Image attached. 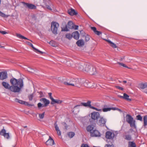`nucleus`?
<instances>
[{"label":"nucleus","mask_w":147,"mask_h":147,"mask_svg":"<svg viewBox=\"0 0 147 147\" xmlns=\"http://www.w3.org/2000/svg\"><path fill=\"white\" fill-rule=\"evenodd\" d=\"M11 84V86L9 84L5 82H2V86L6 89H8L11 92L14 93H19L23 87V82L22 79L20 78L17 80L15 78H13L10 80Z\"/></svg>","instance_id":"f257e3e1"},{"label":"nucleus","mask_w":147,"mask_h":147,"mask_svg":"<svg viewBox=\"0 0 147 147\" xmlns=\"http://www.w3.org/2000/svg\"><path fill=\"white\" fill-rule=\"evenodd\" d=\"M115 136L114 133L110 131H107L105 134V137L107 139V143H113L114 142L113 138Z\"/></svg>","instance_id":"f03ea898"},{"label":"nucleus","mask_w":147,"mask_h":147,"mask_svg":"<svg viewBox=\"0 0 147 147\" xmlns=\"http://www.w3.org/2000/svg\"><path fill=\"white\" fill-rule=\"evenodd\" d=\"M126 121L129 123L131 127H136L135 121L133 118L129 114H127L126 116Z\"/></svg>","instance_id":"7ed1b4c3"},{"label":"nucleus","mask_w":147,"mask_h":147,"mask_svg":"<svg viewBox=\"0 0 147 147\" xmlns=\"http://www.w3.org/2000/svg\"><path fill=\"white\" fill-rule=\"evenodd\" d=\"M107 119L103 117L100 116L97 121V124L99 126H104L105 125Z\"/></svg>","instance_id":"20e7f679"},{"label":"nucleus","mask_w":147,"mask_h":147,"mask_svg":"<svg viewBox=\"0 0 147 147\" xmlns=\"http://www.w3.org/2000/svg\"><path fill=\"white\" fill-rule=\"evenodd\" d=\"M59 26V24L55 22L51 23V29L52 32L54 34H57L58 28Z\"/></svg>","instance_id":"39448f33"},{"label":"nucleus","mask_w":147,"mask_h":147,"mask_svg":"<svg viewBox=\"0 0 147 147\" xmlns=\"http://www.w3.org/2000/svg\"><path fill=\"white\" fill-rule=\"evenodd\" d=\"M100 115V113L98 112H94L91 114V117L93 120H96L98 119Z\"/></svg>","instance_id":"423d86ee"},{"label":"nucleus","mask_w":147,"mask_h":147,"mask_svg":"<svg viewBox=\"0 0 147 147\" xmlns=\"http://www.w3.org/2000/svg\"><path fill=\"white\" fill-rule=\"evenodd\" d=\"M91 105V101H88L87 102H82L80 105H77L75 106L74 109L77 107H79L80 106H84L86 107H90Z\"/></svg>","instance_id":"0eeeda50"},{"label":"nucleus","mask_w":147,"mask_h":147,"mask_svg":"<svg viewBox=\"0 0 147 147\" xmlns=\"http://www.w3.org/2000/svg\"><path fill=\"white\" fill-rule=\"evenodd\" d=\"M0 135L3 136L4 137L8 139L9 138V133H6V130L4 129H2L0 131Z\"/></svg>","instance_id":"6e6552de"},{"label":"nucleus","mask_w":147,"mask_h":147,"mask_svg":"<svg viewBox=\"0 0 147 147\" xmlns=\"http://www.w3.org/2000/svg\"><path fill=\"white\" fill-rule=\"evenodd\" d=\"M22 3L26 7H27L29 9H36V6L33 4L31 3H26L24 2H22Z\"/></svg>","instance_id":"1a4fd4ad"},{"label":"nucleus","mask_w":147,"mask_h":147,"mask_svg":"<svg viewBox=\"0 0 147 147\" xmlns=\"http://www.w3.org/2000/svg\"><path fill=\"white\" fill-rule=\"evenodd\" d=\"M129 133V131L128 132H125L123 134V138L125 140L127 141H130L131 139V136L130 135L128 134Z\"/></svg>","instance_id":"9d476101"},{"label":"nucleus","mask_w":147,"mask_h":147,"mask_svg":"<svg viewBox=\"0 0 147 147\" xmlns=\"http://www.w3.org/2000/svg\"><path fill=\"white\" fill-rule=\"evenodd\" d=\"M100 134L98 131L94 129L92 132H91L90 136L92 137H98L100 136Z\"/></svg>","instance_id":"9b49d317"},{"label":"nucleus","mask_w":147,"mask_h":147,"mask_svg":"<svg viewBox=\"0 0 147 147\" xmlns=\"http://www.w3.org/2000/svg\"><path fill=\"white\" fill-rule=\"evenodd\" d=\"M7 73L6 71H2L0 72V79L3 80L7 78Z\"/></svg>","instance_id":"f8f14e48"},{"label":"nucleus","mask_w":147,"mask_h":147,"mask_svg":"<svg viewBox=\"0 0 147 147\" xmlns=\"http://www.w3.org/2000/svg\"><path fill=\"white\" fill-rule=\"evenodd\" d=\"M88 73L90 75H95L97 73V72L96 68L92 66V67L89 69V71Z\"/></svg>","instance_id":"ddd939ff"},{"label":"nucleus","mask_w":147,"mask_h":147,"mask_svg":"<svg viewBox=\"0 0 147 147\" xmlns=\"http://www.w3.org/2000/svg\"><path fill=\"white\" fill-rule=\"evenodd\" d=\"M46 144L47 145L52 146L55 143L53 140L50 136L49 139L46 142Z\"/></svg>","instance_id":"4468645a"},{"label":"nucleus","mask_w":147,"mask_h":147,"mask_svg":"<svg viewBox=\"0 0 147 147\" xmlns=\"http://www.w3.org/2000/svg\"><path fill=\"white\" fill-rule=\"evenodd\" d=\"M40 100L44 104L43 105L44 106H43L45 107H47L50 103L49 101L45 98H41Z\"/></svg>","instance_id":"2eb2a0df"},{"label":"nucleus","mask_w":147,"mask_h":147,"mask_svg":"<svg viewBox=\"0 0 147 147\" xmlns=\"http://www.w3.org/2000/svg\"><path fill=\"white\" fill-rule=\"evenodd\" d=\"M68 13L71 16L76 15L78 14V13L75 10L71 8L68 10Z\"/></svg>","instance_id":"dca6fc26"},{"label":"nucleus","mask_w":147,"mask_h":147,"mask_svg":"<svg viewBox=\"0 0 147 147\" xmlns=\"http://www.w3.org/2000/svg\"><path fill=\"white\" fill-rule=\"evenodd\" d=\"M85 64L84 63L77 64L76 66L77 68H78L79 70L82 71L84 72V67Z\"/></svg>","instance_id":"f3484780"},{"label":"nucleus","mask_w":147,"mask_h":147,"mask_svg":"<svg viewBox=\"0 0 147 147\" xmlns=\"http://www.w3.org/2000/svg\"><path fill=\"white\" fill-rule=\"evenodd\" d=\"M28 45H29V46H31V47H32V48L34 49V50L35 51V52L37 53H39L40 54H43L44 52H43L42 51H41L39 50H38V49H36V48H35V47H34L33 45L30 42H27Z\"/></svg>","instance_id":"a211bd4d"},{"label":"nucleus","mask_w":147,"mask_h":147,"mask_svg":"<svg viewBox=\"0 0 147 147\" xmlns=\"http://www.w3.org/2000/svg\"><path fill=\"white\" fill-rule=\"evenodd\" d=\"M72 37L75 39L78 40L79 38V34L77 31H75L72 33Z\"/></svg>","instance_id":"6ab92c4d"},{"label":"nucleus","mask_w":147,"mask_h":147,"mask_svg":"<svg viewBox=\"0 0 147 147\" xmlns=\"http://www.w3.org/2000/svg\"><path fill=\"white\" fill-rule=\"evenodd\" d=\"M77 45L79 47H82L84 45V42L82 39L79 40L77 41L76 42Z\"/></svg>","instance_id":"aec40b11"},{"label":"nucleus","mask_w":147,"mask_h":147,"mask_svg":"<svg viewBox=\"0 0 147 147\" xmlns=\"http://www.w3.org/2000/svg\"><path fill=\"white\" fill-rule=\"evenodd\" d=\"M147 87V83H141L138 85V88L140 89H144Z\"/></svg>","instance_id":"412c9836"},{"label":"nucleus","mask_w":147,"mask_h":147,"mask_svg":"<svg viewBox=\"0 0 147 147\" xmlns=\"http://www.w3.org/2000/svg\"><path fill=\"white\" fill-rule=\"evenodd\" d=\"M54 125L56 130L57 132V133L59 136H60L61 135V132L59 129V127L58 126L56 122L54 124Z\"/></svg>","instance_id":"4be33fe9"},{"label":"nucleus","mask_w":147,"mask_h":147,"mask_svg":"<svg viewBox=\"0 0 147 147\" xmlns=\"http://www.w3.org/2000/svg\"><path fill=\"white\" fill-rule=\"evenodd\" d=\"M62 102V100H60L58 99L55 100L54 98L51 101V104L53 105L55 103L60 104Z\"/></svg>","instance_id":"5701e85b"},{"label":"nucleus","mask_w":147,"mask_h":147,"mask_svg":"<svg viewBox=\"0 0 147 147\" xmlns=\"http://www.w3.org/2000/svg\"><path fill=\"white\" fill-rule=\"evenodd\" d=\"M91 67H92V66L91 65H85L84 69V72H88V71H89V69H90Z\"/></svg>","instance_id":"b1692460"},{"label":"nucleus","mask_w":147,"mask_h":147,"mask_svg":"<svg viewBox=\"0 0 147 147\" xmlns=\"http://www.w3.org/2000/svg\"><path fill=\"white\" fill-rule=\"evenodd\" d=\"M74 24L72 22L69 21L68 22L67 26L69 28L72 29L74 28Z\"/></svg>","instance_id":"393cba45"},{"label":"nucleus","mask_w":147,"mask_h":147,"mask_svg":"<svg viewBox=\"0 0 147 147\" xmlns=\"http://www.w3.org/2000/svg\"><path fill=\"white\" fill-rule=\"evenodd\" d=\"M94 128L93 125H90L87 127L86 129L88 131L90 132L91 133V132H92L93 130H94Z\"/></svg>","instance_id":"a878e982"},{"label":"nucleus","mask_w":147,"mask_h":147,"mask_svg":"<svg viewBox=\"0 0 147 147\" xmlns=\"http://www.w3.org/2000/svg\"><path fill=\"white\" fill-rule=\"evenodd\" d=\"M123 97L124 99L128 101H130L131 100V99L129 98V96L126 93H125L123 94Z\"/></svg>","instance_id":"bb28decb"},{"label":"nucleus","mask_w":147,"mask_h":147,"mask_svg":"<svg viewBox=\"0 0 147 147\" xmlns=\"http://www.w3.org/2000/svg\"><path fill=\"white\" fill-rule=\"evenodd\" d=\"M14 101L16 102H18L22 104H25L26 102L25 101L21 100H20L18 98H15L14 100Z\"/></svg>","instance_id":"cd10ccee"},{"label":"nucleus","mask_w":147,"mask_h":147,"mask_svg":"<svg viewBox=\"0 0 147 147\" xmlns=\"http://www.w3.org/2000/svg\"><path fill=\"white\" fill-rule=\"evenodd\" d=\"M16 36L17 37L20 38L29 40V39L19 34H17Z\"/></svg>","instance_id":"c85d7f7f"},{"label":"nucleus","mask_w":147,"mask_h":147,"mask_svg":"<svg viewBox=\"0 0 147 147\" xmlns=\"http://www.w3.org/2000/svg\"><path fill=\"white\" fill-rule=\"evenodd\" d=\"M144 125L145 127L147 125V115H145L143 118Z\"/></svg>","instance_id":"c756f323"},{"label":"nucleus","mask_w":147,"mask_h":147,"mask_svg":"<svg viewBox=\"0 0 147 147\" xmlns=\"http://www.w3.org/2000/svg\"><path fill=\"white\" fill-rule=\"evenodd\" d=\"M67 134L69 137L70 138H72L75 135V133L73 132H69Z\"/></svg>","instance_id":"7c9ffc66"},{"label":"nucleus","mask_w":147,"mask_h":147,"mask_svg":"<svg viewBox=\"0 0 147 147\" xmlns=\"http://www.w3.org/2000/svg\"><path fill=\"white\" fill-rule=\"evenodd\" d=\"M129 147H136L135 144L133 142H129Z\"/></svg>","instance_id":"2f4dec72"},{"label":"nucleus","mask_w":147,"mask_h":147,"mask_svg":"<svg viewBox=\"0 0 147 147\" xmlns=\"http://www.w3.org/2000/svg\"><path fill=\"white\" fill-rule=\"evenodd\" d=\"M67 26L66 24H65V27H62L61 28H62V31H67L68 30L67 28Z\"/></svg>","instance_id":"473e14b6"},{"label":"nucleus","mask_w":147,"mask_h":147,"mask_svg":"<svg viewBox=\"0 0 147 147\" xmlns=\"http://www.w3.org/2000/svg\"><path fill=\"white\" fill-rule=\"evenodd\" d=\"M66 37L69 40H70L72 38V34L71 35L70 34H66Z\"/></svg>","instance_id":"72a5a7b5"},{"label":"nucleus","mask_w":147,"mask_h":147,"mask_svg":"<svg viewBox=\"0 0 147 147\" xmlns=\"http://www.w3.org/2000/svg\"><path fill=\"white\" fill-rule=\"evenodd\" d=\"M136 118L137 120H140L141 121H142V118L140 115H138L136 116Z\"/></svg>","instance_id":"f704fd0d"},{"label":"nucleus","mask_w":147,"mask_h":147,"mask_svg":"<svg viewBox=\"0 0 147 147\" xmlns=\"http://www.w3.org/2000/svg\"><path fill=\"white\" fill-rule=\"evenodd\" d=\"M102 110L103 112H106L110 111L111 110V109L110 108H103Z\"/></svg>","instance_id":"c9c22d12"},{"label":"nucleus","mask_w":147,"mask_h":147,"mask_svg":"<svg viewBox=\"0 0 147 147\" xmlns=\"http://www.w3.org/2000/svg\"><path fill=\"white\" fill-rule=\"evenodd\" d=\"M49 43L53 47H55L56 46L55 42L53 40L50 41Z\"/></svg>","instance_id":"e433bc0d"},{"label":"nucleus","mask_w":147,"mask_h":147,"mask_svg":"<svg viewBox=\"0 0 147 147\" xmlns=\"http://www.w3.org/2000/svg\"><path fill=\"white\" fill-rule=\"evenodd\" d=\"M45 113V112H43L41 114H39V117L41 119H43L44 117Z\"/></svg>","instance_id":"4c0bfd02"},{"label":"nucleus","mask_w":147,"mask_h":147,"mask_svg":"<svg viewBox=\"0 0 147 147\" xmlns=\"http://www.w3.org/2000/svg\"><path fill=\"white\" fill-rule=\"evenodd\" d=\"M90 108L91 109H94V110H96V111H101V109H97V108H96L95 107L92 106L91 105H90Z\"/></svg>","instance_id":"58836bf2"},{"label":"nucleus","mask_w":147,"mask_h":147,"mask_svg":"<svg viewBox=\"0 0 147 147\" xmlns=\"http://www.w3.org/2000/svg\"><path fill=\"white\" fill-rule=\"evenodd\" d=\"M34 97L33 94H30L28 96V98L29 100L30 101H31L33 99V98Z\"/></svg>","instance_id":"ea45409f"},{"label":"nucleus","mask_w":147,"mask_h":147,"mask_svg":"<svg viewBox=\"0 0 147 147\" xmlns=\"http://www.w3.org/2000/svg\"><path fill=\"white\" fill-rule=\"evenodd\" d=\"M0 16L3 17H7V16L4 13L0 11Z\"/></svg>","instance_id":"a19ab883"},{"label":"nucleus","mask_w":147,"mask_h":147,"mask_svg":"<svg viewBox=\"0 0 147 147\" xmlns=\"http://www.w3.org/2000/svg\"><path fill=\"white\" fill-rule=\"evenodd\" d=\"M111 144H106L105 147H114V145L113 143H111Z\"/></svg>","instance_id":"79ce46f5"},{"label":"nucleus","mask_w":147,"mask_h":147,"mask_svg":"<svg viewBox=\"0 0 147 147\" xmlns=\"http://www.w3.org/2000/svg\"><path fill=\"white\" fill-rule=\"evenodd\" d=\"M110 45L111 47L114 48H117V46L113 42Z\"/></svg>","instance_id":"37998d69"},{"label":"nucleus","mask_w":147,"mask_h":147,"mask_svg":"<svg viewBox=\"0 0 147 147\" xmlns=\"http://www.w3.org/2000/svg\"><path fill=\"white\" fill-rule=\"evenodd\" d=\"M90 40L89 36L88 35H87L85 36V40L86 42Z\"/></svg>","instance_id":"c03bdc74"},{"label":"nucleus","mask_w":147,"mask_h":147,"mask_svg":"<svg viewBox=\"0 0 147 147\" xmlns=\"http://www.w3.org/2000/svg\"><path fill=\"white\" fill-rule=\"evenodd\" d=\"M64 84L65 85L74 86V84L73 83H70L67 82H64Z\"/></svg>","instance_id":"a18cd8bd"},{"label":"nucleus","mask_w":147,"mask_h":147,"mask_svg":"<svg viewBox=\"0 0 147 147\" xmlns=\"http://www.w3.org/2000/svg\"><path fill=\"white\" fill-rule=\"evenodd\" d=\"M94 33L97 34L98 35H100L102 34V32L100 31H99L97 30H96L95 32Z\"/></svg>","instance_id":"49530a36"},{"label":"nucleus","mask_w":147,"mask_h":147,"mask_svg":"<svg viewBox=\"0 0 147 147\" xmlns=\"http://www.w3.org/2000/svg\"><path fill=\"white\" fill-rule=\"evenodd\" d=\"M117 63L123 66V67H127L126 65H125V64H123V63H120L118 62Z\"/></svg>","instance_id":"de8ad7c7"},{"label":"nucleus","mask_w":147,"mask_h":147,"mask_svg":"<svg viewBox=\"0 0 147 147\" xmlns=\"http://www.w3.org/2000/svg\"><path fill=\"white\" fill-rule=\"evenodd\" d=\"M43 106V105H42L40 102L38 103V107L39 108H40V107H45L44 106Z\"/></svg>","instance_id":"09e8293b"},{"label":"nucleus","mask_w":147,"mask_h":147,"mask_svg":"<svg viewBox=\"0 0 147 147\" xmlns=\"http://www.w3.org/2000/svg\"><path fill=\"white\" fill-rule=\"evenodd\" d=\"M49 96L50 97V99L51 100V101L53 100V99H54L53 97L52 96V93H48Z\"/></svg>","instance_id":"8fccbe9b"},{"label":"nucleus","mask_w":147,"mask_h":147,"mask_svg":"<svg viewBox=\"0 0 147 147\" xmlns=\"http://www.w3.org/2000/svg\"><path fill=\"white\" fill-rule=\"evenodd\" d=\"M88 145L87 144H83L81 146V147H89Z\"/></svg>","instance_id":"3c124183"},{"label":"nucleus","mask_w":147,"mask_h":147,"mask_svg":"<svg viewBox=\"0 0 147 147\" xmlns=\"http://www.w3.org/2000/svg\"><path fill=\"white\" fill-rule=\"evenodd\" d=\"M91 29L93 31L94 33L97 30L96 28L95 27H92L91 28Z\"/></svg>","instance_id":"603ef678"},{"label":"nucleus","mask_w":147,"mask_h":147,"mask_svg":"<svg viewBox=\"0 0 147 147\" xmlns=\"http://www.w3.org/2000/svg\"><path fill=\"white\" fill-rule=\"evenodd\" d=\"M110 108L111 109V110H118L119 111H121L120 109H119L118 108H115V107Z\"/></svg>","instance_id":"864d4df0"},{"label":"nucleus","mask_w":147,"mask_h":147,"mask_svg":"<svg viewBox=\"0 0 147 147\" xmlns=\"http://www.w3.org/2000/svg\"><path fill=\"white\" fill-rule=\"evenodd\" d=\"M28 71L31 73H34V70L31 68H29V69L28 70Z\"/></svg>","instance_id":"5fc2aeb1"},{"label":"nucleus","mask_w":147,"mask_h":147,"mask_svg":"<svg viewBox=\"0 0 147 147\" xmlns=\"http://www.w3.org/2000/svg\"><path fill=\"white\" fill-rule=\"evenodd\" d=\"M78 26L77 25H75L74 24V28L73 29L75 30L78 29Z\"/></svg>","instance_id":"6e6d98bb"},{"label":"nucleus","mask_w":147,"mask_h":147,"mask_svg":"<svg viewBox=\"0 0 147 147\" xmlns=\"http://www.w3.org/2000/svg\"><path fill=\"white\" fill-rule=\"evenodd\" d=\"M46 6L48 9L50 10H52V9L49 5H46Z\"/></svg>","instance_id":"4d7b16f0"},{"label":"nucleus","mask_w":147,"mask_h":147,"mask_svg":"<svg viewBox=\"0 0 147 147\" xmlns=\"http://www.w3.org/2000/svg\"><path fill=\"white\" fill-rule=\"evenodd\" d=\"M116 88H117L121 90H123V88H122V87H120L119 86H116Z\"/></svg>","instance_id":"13d9d810"},{"label":"nucleus","mask_w":147,"mask_h":147,"mask_svg":"<svg viewBox=\"0 0 147 147\" xmlns=\"http://www.w3.org/2000/svg\"><path fill=\"white\" fill-rule=\"evenodd\" d=\"M39 93V94L40 95V97H41L43 96V93L42 92H41V91Z\"/></svg>","instance_id":"bf43d9fd"},{"label":"nucleus","mask_w":147,"mask_h":147,"mask_svg":"<svg viewBox=\"0 0 147 147\" xmlns=\"http://www.w3.org/2000/svg\"><path fill=\"white\" fill-rule=\"evenodd\" d=\"M0 33L3 34H5L7 33V32L5 31H0Z\"/></svg>","instance_id":"052dcab7"},{"label":"nucleus","mask_w":147,"mask_h":147,"mask_svg":"<svg viewBox=\"0 0 147 147\" xmlns=\"http://www.w3.org/2000/svg\"><path fill=\"white\" fill-rule=\"evenodd\" d=\"M106 41L108 42L110 44V45L112 42L111 40H105Z\"/></svg>","instance_id":"680f3d73"},{"label":"nucleus","mask_w":147,"mask_h":147,"mask_svg":"<svg viewBox=\"0 0 147 147\" xmlns=\"http://www.w3.org/2000/svg\"><path fill=\"white\" fill-rule=\"evenodd\" d=\"M63 123L64 124V125H65V128H66V129H67V127H68V126L67 125L66 123Z\"/></svg>","instance_id":"e2e57ef3"},{"label":"nucleus","mask_w":147,"mask_h":147,"mask_svg":"<svg viewBox=\"0 0 147 147\" xmlns=\"http://www.w3.org/2000/svg\"><path fill=\"white\" fill-rule=\"evenodd\" d=\"M119 96V97H120L121 98L124 99L123 96Z\"/></svg>","instance_id":"0e129e2a"},{"label":"nucleus","mask_w":147,"mask_h":147,"mask_svg":"<svg viewBox=\"0 0 147 147\" xmlns=\"http://www.w3.org/2000/svg\"><path fill=\"white\" fill-rule=\"evenodd\" d=\"M123 82L125 83L127 82V81H123Z\"/></svg>","instance_id":"69168bd1"},{"label":"nucleus","mask_w":147,"mask_h":147,"mask_svg":"<svg viewBox=\"0 0 147 147\" xmlns=\"http://www.w3.org/2000/svg\"><path fill=\"white\" fill-rule=\"evenodd\" d=\"M4 47L1 46V45H0V48H3Z\"/></svg>","instance_id":"338daca9"},{"label":"nucleus","mask_w":147,"mask_h":147,"mask_svg":"<svg viewBox=\"0 0 147 147\" xmlns=\"http://www.w3.org/2000/svg\"><path fill=\"white\" fill-rule=\"evenodd\" d=\"M145 93L147 94V91H144V92Z\"/></svg>","instance_id":"774afa93"}]
</instances>
